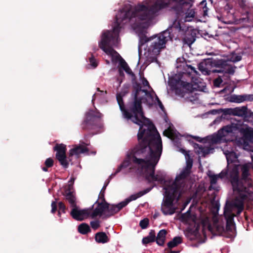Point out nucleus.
<instances>
[{
    "mask_svg": "<svg viewBox=\"0 0 253 253\" xmlns=\"http://www.w3.org/2000/svg\"><path fill=\"white\" fill-rule=\"evenodd\" d=\"M236 124H231L227 125L220 128L217 133L213 134L211 138V142L212 144H217L221 142L223 138L227 136L229 133L236 132Z\"/></svg>",
    "mask_w": 253,
    "mask_h": 253,
    "instance_id": "13",
    "label": "nucleus"
},
{
    "mask_svg": "<svg viewBox=\"0 0 253 253\" xmlns=\"http://www.w3.org/2000/svg\"><path fill=\"white\" fill-rule=\"evenodd\" d=\"M51 212L54 213L56 211V209H57V204L56 203V202H52V203H51Z\"/></svg>",
    "mask_w": 253,
    "mask_h": 253,
    "instance_id": "47",
    "label": "nucleus"
},
{
    "mask_svg": "<svg viewBox=\"0 0 253 253\" xmlns=\"http://www.w3.org/2000/svg\"><path fill=\"white\" fill-rule=\"evenodd\" d=\"M117 100L120 110L123 113V117L126 120L130 121L132 123L139 126V129L137 133L138 143L134 146L131 153L127 155V159L123 162L118 167L115 172L112 174L111 176H115L122 169L127 168L130 164V159L134 155H138L140 154L138 150L157 130L154 125L145 117L144 114H141V113H135L130 110L128 107V102L126 108L123 98L120 95L117 94Z\"/></svg>",
    "mask_w": 253,
    "mask_h": 253,
    "instance_id": "3",
    "label": "nucleus"
},
{
    "mask_svg": "<svg viewBox=\"0 0 253 253\" xmlns=\"http://www.w3.org/2000/svg\"><path fill=\"white\" fill-rule=\"evenodd\" d=\"M207 62L212 67L220 68V69H222L224 66L226 65V61L222 59H213L211 58L209 59Z\"/></svg>",
    "mask_w": 253,
    "mask_h": 253,
    "instance_id": "24",
    "label": "nucleus"
},
{
    "mask_svg": "<svg viewBox=\"0 0 253 253\" xmlns=\"http://www.w3.org/2000/svg\"><path fill=\"white\" fill-rule=\"evenodd\" d=\"M195 12L193 9L188 10L186 13V18H194Z\"/></svg>",
    "mask_w": 253,
    "mask_h": 253,
    "instance_id": "42",
    "label": "nucleus"
},
{
    "mask_svg": "<svg viewBox=\"0 0 253 253\" xmlns=\"http://www.w3.org/2000/svg\"><path fill=\"white\" fill-rule=\"evenodd\" d=\"M103 115L95 108L86 112L84 121L81 124L82 129L90 130L101 126L100 121Z\"/></svg>",
    "mask_w": 253,
    "mask_h": 253,
    "instance_id": "8",
    "label": "nucleus"
},
{
    "mask_svg": "<svg viewBox=\"0 0 253 253\" xmlns=\"http://www.w3.org/2000/svg\"><path fill=\"white\" fill-rule=\"evenodd\" d=\"M235 195L233 205L238 209V213H240L244 209V203L253 200V193L248 191H236Z\"/></svg>",
    "mask_w": 253,
    "mask_h": 253,
    "instance_id": "12",
    "label": "nucleus"
},
{
    "mask_svg": "<svg viewBox=\"0 0 253 253\" xmlns=\"http://www.w3.org/2000/svg\"><path fill=\"white\" fill-rule=\"evenodd\" d=\"M119 75H120V76H123V77L124 76V75H125L124 73V72H123V71H122V69H119Z\"/></svg>",
    "mask_w": 253,
    "mask_h": 253,
    "instance_id": "55",
    "label": "nucleus"
},
{
    "mask_svg": "<svg viewBox=\"0 0 253 253\" xmlns=\"http://www.w3.org/2000/svg\"><path fill=\"white\" fill-rule=\"evenodd\" d=\"M209 178H210V183L211 185L208 189V190H217L216 189L213 188L212 187L213 185L216 184L217 183V181L219 177H218L217 174H208Z\"/></svg>",
    "mask_w": 253,
    "mask_h": 253,
    "instance_id": "32",
    "label": "nucleus"
},
{
    "mask_svg": "<svg viewBox=\"0 0 253 253\" xmlns=\"http://www.w3.org/2000/svg\"><path fill=\"white\" fill-rule=\"evenodd\" d=\"M155 239V233L153 231H151L148 236L143 238L142 242L143 244H147L149 243L154 242Z\"/></svg>",
    "mask_w": 253,
    "mask_h": 253,
    "instance_id": "31",
    "label": "nucleus"
},
{
    "mask_svg": "<svg viewBox=\"0 0 253 253\" xmlns=\"http://www.w3.org/2000/svg\"><path fill=\"white\" fill-rule=\"evenodd\" d=\"M152 188H153V187L148 188L145 189V190H151Z\"/></svg>",
    "mask_w": 253,
    "mask_h": 253,
    "instance_id": "62",
    "label": "nucleus"
},
{
    "mask_svg": "<svg viewBox=\"0 0 253 253\" xmlns=\"http://www.w3.org/2000/svg\"><path fill=\"white\" fill-rule=\"evenodd\" d=\"M91 209H81L79 207L74 206L71 211V215L75 219L82 221L87 218H91Z\"/></svg>",
    "mask_w": 253,
    "mask_h": 253,
    "instance_id": "15",
    "label": "nucleus"
},
{
    "mask_svg": "<svg viewBox=\"0 0 253 253\" xmlns=\"http://www.w3.org/2000/svg\"><path fill=\"white\" fill-rule=\"evenodd\" d=\"M199 69L205 74L209 75L210 74L211 71L208 70L206 68H203L202 67H199Z\"/></svg>",
    "mask_w": 253,
    "mask_h": 253,
    "instance_id": "50",
    "label": "nucleus"
},
{
    "mask_svg": "<svg viewBox=\"0 0 253 253\" xmlns=\"http://www.w3.org/2000/svg\"><path fill=\"white\" fill-rule=\"evenodd\" d=\"M196 37V33L195 30L184 27L183 33L180 39L182 40L184 44L190 45L195 42Z\"/></svg>",
    "mask_w": 253,
    "mask_h": 253,
    "instance_id": "17",
    "label": "nucleus"
},
{
    "mask_svg": "<svg viewBox=\"0 0 253 253\" xmlns=\"http://www.w3.org/2000/svg\"><path fill=\"white\" fill-rule=\"evenodd\" d=\"M224 214L226 219V228H224L223 226V222L219 220L216 216L213 218L212 225L208 224L209 219L207 218L202 221V224L204 227L207 226L209 230L214 234L220 235H224L225 232H228L229 236H234L235 230V225L233 223L234 214L232 212L230 206L226 205L225 206Z\"/></svg>",
    "mask_w": 253,
    "mask_h": 253,
    "instance_id": "5",
    "label": "nucleus"
},
{
    "mask_svg": "<svg viewBox=\"0 0 253 253\" xmlns=\"http://www.w3.org/2000/svg\"><path fill=\"white\" fill-rule=\"evenodd\" d=\"M146 193V191H140L139 192H138L137 193L131 195L129 198L126 199L124 201H123L119 203V206H120L119 207L121 210L123 208L125 207L129 202H130L131 201H133L137 199V198L141 197Z\"/></svg>",
    "mask_w": 253,
    "mask_h": 253,
    "instance_id": "21",
    "label": "nucleus"
},
{
    "mask_svg": "<svg viewBox=\"0 0 253 253\" xmlns=\"http://www.w3.org/2000/svg\"><path fill=\"white\" fill-rule=\"evenodd\" d=\"M108 183L109 182H105V183H104V186H103V187L101 188V190H105L106 188V186H107V185L108 184Z\"/></svg>",
    "mask_w": 253,
    "mask_h": 253,
    "instance_id": "56",
    "label": "nucleus"
},
{
    "mask_svg": "<svg viewBox=\"0 0 253 253\" xmlns=\"http://www.w3.org/2000/svg\"><path fill=\"white\" fill-rule=\"evenodd\" d=\"M95 240L98 243L105 244L109 241V238L105 232H97L95 235Z\"/></svg>",
    "mask_w": 253,
    "mask_h": 253,
    "instance_id": "25",
    "label": "nucleus"
},
{
    "mask_svg": "<svg viewBox=\"0 0 253 253\" xmlns=\"http://www.w3.org/2000/svg\"><path fill=\"white\" fill-rule=\"evenodd\" d=\"M222 82L221 77L219 76L213 81V84L216 87H219Z\"/></svg>",
    "mask_w": 253,
    "mask_h": 253,
    "instance_id": "39",
    "label": "nucleus"
},
{
    "mask_svg": "<svg viewBox=\"0 0 253 253\" xmlns=\"http://www.w3.org/2000/svg\"><path fill=\"white\" fill-rule=\"evenodd\" d=\"M148 98H150L152 100V102L150 103V102H148V100H147V99H146V101L147 102V104L149 105V106H152L153 105V102L154 101V97H153V94L150 92H149L147 95H146Z\"/></svg>",
    "mask_w": 253,
    "mask_h": 253,
    "instance_id": "43",
    "label": "nucleus"
},
{
    "mask_svg": "<svg viewBox=\"0 0 253 253\" xmlns=\"http://www.w3.org/2000/svg\"><path fill=\"white\" fill-rule=\"evenodd\" d=\"M195 145L199 148V150H197V152L199 154H202L204 157H205L207 155L209 154L211 152V151L212 150V148L209 147L203 146L202 145H200L198 144H195Z\"/></svg>",
    "mask_w": 253,
    "mask_h": 253,
    "instance_id": "29",
    "label": "nucleus"
},
{
    "mask_svg": "<svg viewBox=\"0 0 253 253\" xmlns=\"http://www.w3.org/2000/svg\"><path fill=\"white\" fill-rule=\"evenodd\" d=\"M164 134L169 137L172 136L173 135L172 130L170 129H168L164 131Z\"/></svg>",
    "mask_w": 253,
    "mask_h": 253,
    "instance_id": "48",
    "label": "nucleus"
},
{
    "mask_svg": "<svg viewBox=\"0 0 253 253\" xmlns=\"http://www.w3.org/2000/svg\"><path fill=\"white\" fill-rule=\"evenodd\" d=\"M184 27L181 26L179 21L175 20L172 25L169 27L166 30L161 32V34L164 36V33H168L169 39L168 38V41L172 40L173 39L175 40L180 39L181 37V34L183 33Z\"/></svg>",
    "mask_w": 253,
    "mask_h": 253,
    "instance_id": "14",
    "label": "nucleus"
},
{
    "mask_svg": "<svg viewBox=\"0 0 253 253\" xmlns=\"http://www.w3.org/2000/svg\"><path fill=\"white\" fill-rule=\"evenodd\" d=\"M219 178H224L225 176L227 175V171L226 170H223L221 171L220 173H219L218 174H217Z\"/></svg>",
    "mask_w": 253,
    "mask_h": 253,
    "instance_id": "45",
    "label": "nucleus"
},
{
    "mask_svg": "<svg viewBox=\"0 0 253 253\" xmlns=\"http://www.w3.org/2000/svg\"><path fill=\"white\" fill-rule=\"evenodd\" d=\"M97 90L98 91H100V92H103V91H101L99 89V88H97Z\"/></svg>",
    "mask_w": 253,
    "mask_h": 253,
    "instance_id": "63",
    "label": "nucleus"
},
{
    "mask_svg": "<svg viewBox=\"0 0 253 253\" xmlns=\"http://www.w3.org/2000/svg\"><path fill=\"white\" fill-rule=\"evenodd\" d=\"M88 152V149L82 145L75 146L73 148L69 151L68 155V159L70 161H72V157L75 156L78 159L80 157L81 154L86 153Z\"/></svg>",
    "mask_w": 253,
    "mask_h": 253,
    "instance_id": "18",
    "label": "nucleus"
},
{
    "mask_svg": "<svg viewBox=\"0 0 253 253\" xmlns=\"http://www.w3.org/2000/svg\"><path fill=\"white\" fill-rule=\"evenodd\" d=\"M141 92L145 93V95H147V94L150 92L148 91L147 89H142Z\"/></svg>",
    "mask_w": 253,
    "mask_h": 253,
    "instance_id": "57",
    "label": "nucleus"
},
{
    "mask_svg": "<svg viewBox=\"0 0 253 253\" xmlns=\"http://www.w3.org/2000/svg\"><path fill=\"white\" fill-rule=\"evenodd\" d=\"M152 92L155 94V100L156 101H158V100L159 99V97H158V96L157 95V94L155 93V92L154 91V90L152 89Z\"/></svg>",
    "mask_w": 253,
    "mask_h": 253,
    "instance_id": "58",
    "label": "nucleus"
},
{
    "mask_svg": "<svg viewBox=\"0 0 253 253\" xmlns=\"http://www.w3.org/2000/svg\"><path fill=\"white\" fill-rule=\"evenodd\" d=\"M158 104L161 110H163L164 109V106L163 105L161 101H160V102L159 103H158Z\"/></svg>",
    "mask_w": 253,
    "mask_h": 253,
    "instance_id": "53",
    "label": "nucleus"
},
{
    "mask_svg": "<svg viewBox=\"0 0 253 253\" xmlns=\"http://www.w3.org/2000/svg\"><path fill=\"white\" fill-rule=\"evenodd\" d=\"M166 6V3L161 0H157L150 6L142 4H138L134 8L130 5L125 6L116 15L113 30L105 31L102 34L101 41L99 42V47L108 55L117 54L120 56L113 47L118 43L119 33L122 28L121 24L127 23H129L134 30L140 32L139 34V47L151 42L153 37L148 38L143 32L148 26V22L153 19L159 11Z\"/></svg>",
    "mask_w": 253,
    "mask_h": 253,
    "instance_id": "1",
    "label": "nucleus"
},
{
    "mask_svg": "<svg viewBox=\"0 0 253 253\" xmlns=\"http://www.w3.org/2000/svg\"><path fill=\"white\" fill-rule=\"evenodd\" d=\"M53 150L56 152L55 154V158L66 155V146L64 144H56L53 147Z\"/></svg>",
    "mask_w": 253,
    "mask_h": 253,
    "instance_id": "23",
    "label": "nucleus"
},
{
    "mask_svg": "<svg viewBox=\"0 0 253 253\" xmlns=\"http://www.w3.org/2000/svg\"><path fill=\"white\" fill-rule=\"evenodd\" d=\"M74 179L72 178L68 181V184L65 186L64 190H72Z\"/></svg>",
    "mask_w": 253,
    "mask_h": 253,
    "instance_id": "41",
    "label": "nucleus"
},
{
    "mask_svg": "<svg viewBox=\"0 0 253 253\" xmlns=\"http://www.w3.org/2000/svg\"><path fill=\"white\" fill-rule=\"evenodd\" d=\"M171 88L174 90L176 94L183 96L185 92H192L197 89V84H194L185 82L180 78H172L169 82Z\"/></svg>",
    "mask_w": 253,
    "mask_h": 253,
    "instance_id": "9",
    "label": "nucleus"
},
{
    "mask_svg": "<svg viewBox=\"0 0 253 253\" xmlns=\"http://www.w3.org/2000/svg\"><path fill=\"white\" fill-rule=\"evenodd\" d=\"M252 114V113L249 112L247 107L245 106L233 108V116L248 118Z\"/></svg>",
    "mask_w": 253,
    "mask_h": 253,
    "instance_id": "20",
    "label": "nucleus"
},
{
    "mask_svg": "<svg viewBox=\"0 0 253 253\" xmlns=\"http://www.w3.org/2000/svg\"><path fill=\"white\" fill-rule=\"evenodd\" d=\"M167 234V231L165 229H162L158 233L157 238L156 242L158 245L163 246L166 240V236Z\"/></svg>",
    "mask_w": 253,
    "mask_h": 253,
    "instance_id": "27",
    "label": "nucleus"
},
{
    "mask_svg": "<svg viewBox=\"0 0 253 253\" xmlns=\"http://www.w3.org/2000/svg\"><path fill=\"white\" fill-rule=\"evenodd\" d=\"M193 138L196 140H197V141H199V142H202V139H201V138L198 137V136H194Z\"/></svg>",
    "mask_w": 253,
    "mask_h": 253,
    "instance_id": "54",
    "label": "nucleus"
},
{
    "mask_svg": "<svg viewBox=\"0 0 253 253\" xmlns=\"http://www.w3.org/2000/svg\"><path fill=\"white\" fill-rule=\"evenodd\" d=\"M56 159L58 161L60 165L64 169H66L69 167V161H70L66 155L56 158Z\"/></svg>",
    "mask_w": 253,
    "mask_h": 253,
    "instance_id": "28",
    "label": "nucleus"
},
{
    "mask_svg": "<svg viewBox=\"0 0 253 253\" xmlns=\"http://www.w3.org/2000/svg\"><path fill=\"white\" fill-rule=\"evenodd\" d=\"M182 242V239L180 237H174L172 241L168 243V248L170 249L177 246Z\"/></svg>",
    "mask_w": 253,
    "mask_h": 253,
    "instance_id": "30",
    "label": "nucleus"
},
{
    "mask_svg": "<svg viewBox=\"0 0 253 253\" xmlns=\"http://www.w3.org/2000/svg\"><path fill=\"white\" fill-rule=\"evenodd\" d=\"M53 164L54 161L53 159H52L51 158H48L46 159L44 162L45 166L42 168V170L44 171H47V169L53 167Z\"/></svg>",
    "mask_w": 253,
    "mask_h": 253,
    "instance_id": "35",
    "label": "nucleus"
},
{
    "mask_svg": "<svg viewBox=\"0 0 253 253\" xmlns=\"http://www.w3.org/2000/svg\"><path fill=\"white\" fill-rule=\"evenodd\" d=\"M242 59V56L240 55H234L231 57V60L233 62H236Z\"/></svg>",
    "mask_w": 253,
    "mask_h": 253,
    "instance_id": "44",
    "label": "nucleus"
},
{
    "mask_svg": "<svg viewBox=\"0 0 253 253\" xmlns=\"http://www.w3.org/2000/svg\"><path fill=\"white\" fill-rule=\"evenodd\" d=\"M253 100V96L252 95H231L229 97V101L231 102H234L240 103L243 102L245 101H251Z\"/></svg>",
    "mask_w": 253,
    "mask_h": 253,
    "instance_id": "19",
    "label": "nucleus"
},
{
    "mask_svg": "<svg viewBox=\"0 0 253 253\" xmlns=\"http://www.w3.org/2000/svg\"><path fill=\"white\" fill-rule=\"evenodd\" d=\"M236 126V131L239 132L243 135L244 144H246L247 141L253 144V128L237 124Z\"/></svg>",
    "mask_w": 253,
    "mask_h": 253,
    "instance_id": "16",
    "label": "nucleus"
},
{
    "mask_svg": "<svg viewBox=\"0 0 253 253\" xmlns=\"http://www.w3.org/2000/svg\"><path fill=\"white\" fill-rule=\"evenodd\" d=\"M133 88L134 92L132 93L131 98L128 101V107L134 113H141V114H144L142 106L143 98L138 96L142 89L141 86L140 84L136 83Z\"/></svg>",
    "mask_w": 253,
    "mask_h": 253,
    "instance_id": "10",
    "label": "nucleus"
},
{
    "mask_svg": "<svg viewBox=\"0 0 253 253\" xmlns=\"http://www.w3.org/2000/svg\"><path fill=\"white\" fill-rule=\"evenodd\" d=\"M120 64L121 68H122L127 74L130 75L133 79H135V74L131 71V70L127 65V63L122 58H121V59L120 60Z\"/></svg>",
    "mask_w": 253,
    "mask_h": 253,
    "instance_id": "26",
    "label": "nucleus"
},
{
    "mask_svg": "<svg viewBox=\"0 0 253 253\" xmlns=\"http://www.w3.org/2000/svg\"><path fill=\"white\" fill-rule=\"evenodd\" d=\"M89 61L90 62V65L93 67L96 68L98 64L96 61V59H95L94 56L91 53V57H89Z\"/></svg>",
    "mask_w": 253,
    "mask_h": 253,
    "instance_id": "37",
    "label": "nucleus"
},
{
    "mask_svg": "<svg viewBox=\"0 0 253 253\" xmlns=\"http://www.w3.org/2000/svg\"><path fill=\"white\" fill-rule=\"evenodd\" d=\"M161 210L164 214H172L180 197L179 191H165Z\"/></svg>",
    "mask_w": 253,
    "mask_h": 253,
    "instance_id": "7",
    "label": "nucleus"
},
{
    "mask_svg": "<svg viewBox=\"0 0 253 253\" xmlns=\"http://www.w3.org/2000/svg\"><path fill=\"white\" fill-rule=\"evenodd\" d=\"M58 206L59 208V210L58 211L59 214H60V211H62V212H65V206L64 205V204L60 202L58 204Z\"/></svg>",
    "mask_w": 253,
    "mask_h": 253,
    "instance_id": "46",
    "label": "nucleus"
},
{
    "mask_svg": "<svg viewBox=\"0 0 253 253\" xmlns=\"http://www.w3.org/2000/svg\"><path fill=\"white\" fill-rule=\"evenodd\" d=\"M179 253L178 251H170V252H168L166 253Z\"/></svg>",
    "mask_w": 253,
    "mask_h": 253,
    "instance_id": "59",
    "label": "nucleus"
},
{
    "mask_svg": "<svg viewBox=\"0 0 253 253\" xmlns=\"http://www.w3.org/2000/svg\"><path fill=\"white\" fill-rule=\"evenodd\" d=\"M155 59H156V58L155 57H153V59L151 60V62H153V61H154V60Z\"/></svg>",
    "mask_w": 253,
    "mask_h": 253,
    "instance_id": "61",
    "label": "nucleus"
},
{
    "mask_svg": "<svg viewBox=\"0 0 253 253\" xmlns=\"http://www.w3.org/2000/svg\"><path fill=\"white\" fill-rule=\"evenodd\" d=\"M226 158H227V162L228 163L229 161V157L227 156H226Z\"/></svg>",
    "mask_w": 253,
    "mask_h": 253,
    "instance_id": "64",
    "label": "nucleus"
},
{
    "mask_svg": "<svg viewBox=\"0 0 253 253\" xmlns=\"http://www.w3.org/2000/svg\"><path fill=\"white\" fill-rule=\"evenodd\" d=\"M163 36L161 33L155 36L154 38H152L151 40V43L148 47V51L154 55H158L161 50L166 47V44L168 41V38L169 39L167 32L164 33Z\"/></svg>",
    "mask_w": 253,
    "mask_h": 253,
    "instance_id": "11",
    "label": "nucleus"
},
{
    "mask_svg": "<svg viewBox=\"0 0 253 253\" xmlns=\"http://www.w3.org/2000/svg\"><path fill=\"white\" fill-rule=\"evenodd\" d=\"M142 84L144 86H147L149 88H151V87L149 84V83L148 81L147 80V79L145 78H143L142 81Z\"/></svg>",
    "mask_w": 253,
    "mask_h": 253,
    "instance_id": "49",
    "label": "nucleus"
},
{
    "mask_svg": "<svg viewBox=\"0 0 253 253\" xmlns=\"http://www.w3.org/2000/svg\"><path fill=\"white\" fill-rule=\"evenodd\" d=\"M187 67H188V69H190L192 72H193L194 73H196L197 71L196 70H195V68L194 67H193L191 65H187Z\"/></svg>",
    "mask_w": 253,
    "mask_h": 253,
    "instance_id": "52",
    "label": "nucleus"
},
{
    "mask_svg": "<svg viewBox=\"0 0 253 253\" xmlns=\"http://www.w3.org/2000/svg\"><path fill=\"white\" fill-rule=\"evenodd\" d=\"M250 166L248 164L234 165L230 172V180L232 190H248L253 187V181L250 177Z\"/></svg>",
    "mask_w": 253,
    "mask_h": 253,
    "instance_id": "4",
    "label": "nucleus"
},
{
    "mask_svg": "<svg viewBox=\"0 0 253 253\" xmlns=\"http://www.w3.org/2000/svg\"><path fill=\"white\" fill-rule=\"evenodd\" d=\"M223 115H233V108H226L222 110Z\"/></svg>",
    "mask_w": 253,
    "mask_h": 253,
    "instance_id": "40",
    "label": "nucleus"
},
{
    "mask_svg": "<svg viewBox=\"0 0 253 253\" xmlns=\"http://www.w3.org/2000/svg\"><path fill=\"white\" fill-rule=\"evenodd\" d=\"M95 94L93 95L92 101L93 102L95 100Z\"/></svg>",
    "mask_w": 253,
    "mask_h": 253,
    "instance_id": "60",
    "label": "nucleus"
},
{
    "mask_svg": "<svg viewBox=\"0 0 253 253\" xmlns=\"http://www.w3.org/2000/svg\"><path fill=\"white\" fill-rule=\"evenodd\" d=\"M162 150L161 137L157 130L138 150L140 154L134 155L130 161L141 166L145 179L154 185H160L163 187V190H184L185 180L191 173L193 159L190 158L188 152L182 149L181 152L188 157L186 167L174 181L172 179H167L166 174L163 171H158L155 173V167L160 159Z\"/></svg>",
    "mask_w": 253,
    "mask_h": 253,
    "instance_id": "2",
    "label": "nucleus"
},
{
    "mask_svg": "<svg viewBox=\"0 0 253 253\" xmlns=\"http://www.w3.org/2000/svg\"><path fill=\"white\" fill-rule=\"evenodd\" d=\"M66 192H68L65 194L66 199L71 203L72 207L73 208L74 206H76L75 205V197L73 193L70 192V191H66Z\"/></svg>",
    "mask_w": 253,
    "mask_h": 253,
    "instance_id": "34",
    "label": "nucleus"
},
{
    "mask_svg": "<svg viewBox=\"0 0 253 253\" xmlns=\"http://www.w3.org/2000/svg\"><path fill=\"white\" fill-rule=\"evenodd\" d=\"M95 204L97 206L93 211L91 210V218H94L96 216L109 217L116 213L121 210L117 205H110L107 203L104 199V191H101L98 199Z\"/></svg>",
    "mask_w": 253,
    "mask_h": 253,
    "instance_id": "6",
    "label": "nucleus"
},
{
    "mask_svg": "<svg viewBox=\"0 0 253 253\" xmlns=\"http://www.w3.org/2000/svg\"><path fill=\"white\" fill-rule=\"evenodd\" d=\"M90 224L91 228L94 230H96L100 227V222L98 220L92 221Z\"/></svg>",
    "mask_w": 253,
    "mask_h": 253,
    "instance_id": "38",
    "label": "nucleus"
},
{
    "mask_svg": "<svg viewBox=\"0 0 253 253\" xmlns=\"http://www.w3.org/2000/svg\"><path fill=\"white\" fill-rule=\"evenodd\" d=\"M149 224V219L147 218L141 220L140 221L139 225L142 229H145L148 227Z\"/></svg>",
    "mask_w": 253,
    "mask_h": 253,
    "instance_id": "36",
    "label": "nucleus"
},
{
    "mask_svg": "<svg viewBox=\"0 0 253 253\" xmlns=\"http://www.w3.org/2000/svg\"><path fill=\"white\" fill-rule=\"evenodd\" d=\"M184 76L188 77L190 79H191L192 77H191V73L190 72L187 73H183L182 78H184Z\"/></svg>",
    "mask_w": 253,
    "mask_h": 253,
    "instance_id": "51",
    "label": "nucleus"
},
{
    "mask_svg": "<svg viewBox=\"0 0 253 253\" xmlns=\"http://www.w3.org/2000/svg\"><path fill=\"white\" fill-rule=\"evenodd\" d=\"M78 231L82 234H85L90 232V228L88 224L82 223L78 226Z\"/></svg>",
    "mask_w": 253,
    "mask_h": 253,
    "instance_id": "33",
    "label": "nucleus"
},
{
    "mask_svg": "<svg viewBox=\"0 0 253 253\" xmlns=\"http://www.w3.org/2000/svg\"><path fill=\"white\" fill-rule=\"evenodd\" d=\"M236 68V66H229L227 64V62H226V65L224 66L222 69L219 70H213L212 71V73H224L225 74H229L233 75L235 71V69Z\"/></svg>",
    "mask_w": 253,
    "mask_h": 253,
    "instance_id": "22",
    "label": "nucleus"
}]
</instances>
